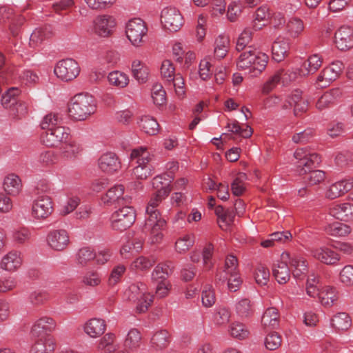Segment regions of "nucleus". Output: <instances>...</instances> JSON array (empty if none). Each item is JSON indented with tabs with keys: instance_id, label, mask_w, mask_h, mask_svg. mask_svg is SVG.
<instances>
[{
	"instance_id": "obj_22",
	"label": "nucleus",
	"mask_w": 353,
	"mask_h": 353,
	"mask_svg": "<svg viewBox=\"0 0 353 353\" xmlns=\"http://www.w3.org/2000/svg\"><path fill=\"white\" fill-rule=\"evenodd\" d=\"M329 214L343 221H353V203H332L329 208Z\"/></svg>"
},
{
	"instance_id": "obj_21",
	"label": "nucleus",
	"mask_w": 353,
	"mask_h": 353,
	"mask_svg": "<svg viewBox=\"0 0 353 353\" xmlns=\"http://www.w3.org/2000/svg\"><path fill=\"white\" fill-rule=\"evenodd\" d=\"M335 44L341 51L353 48V29L347 26H341L335 33Z\"/></svg>"
},
{
	"instance_id": "obj_30",
	"label": "nucleus",
	"mask_w": 353,
	"mask_h": 353,
	"mask_svg": "<svg viewBox=\"0 0 353 353\" xmlns=\"http://www.w3.org/2000/svg\"><path fill=\"white\" fill-rule=\"evenodd\" d=\"M318 297L322 305L330 307L338 301L339 294L335 288L327 285L321 289Z\"/></svg>"
},
{
	"instance_id": "obj_41",
	"label": "nucleus",
	"mask_w": 353,
	"mask_h": 353,
	"mask_svg": "<svg viewBox=\"0 0 353 353\" xmlns=\"http://www.w3.org/2000/svg\"><path fill=\"white\" fill-rule=\"evenodd\" d=\"M170 343V334L165 330H161L154 334L151 339L152 347L157 350L165 348Z\"/></svg>"
},
{
	"instance_id": "obj_42",
	"label": "nucleus",
	"mask_w": 353,
	"mask_h": 353,
	"mask_svg": "<svg viewBox=\"0 0 353 353\" xmlns=\"http://www.w3.org/2000/svg\"><path fill=\"white\" fill-rule=\"evenodd\" d=\"M351 324L350 316L346 312H339L331 319L332 326L337 330H347Z\"/></svg>"
},
{
	"instance_id": "obj_47",
	"label": "nucleus",
	"mask_w": 353,
	"mask_h": 353,
	"mask_svg": "<svg viewBox=\"0 0 353 353\" xmlns=\"http://www.w3.org/2000/svg\"><path fill=\"white\" fill-rule=\"evenodd\" d=\"M286 32L292 38L298 37L304 30L303 22L299 18H291L286 24Z\"/></svg>"
},
{
	"instance_id": "obj_57",
	"label": "nucleus",
	"mask_w": 353,
	"mask_h": 353,
	"mask_svg": "<svg viewBox=\"0 0 353 353\" xmlns=\"http://www.w3.org/2000/svg\"><path fill=\"white\" fill-rule=\"evenodd\" d=\"M50 35V31L45 28H37L30 35V45L32 48L38 47L43 41Z\"/></svg>"
},
{
	"instance_id": "obj_11",
	"label": "nucleus",
	"mask_w": 353,
	"mask_h": 353,
	"mask_svg": "<svg viewBox=\"0 0 353 353\" xmlns=\"http://www.w3.org/2000/svg\"><path fill=\"white\" fill-rule=\"evenodd\" d=\"M10 22L9 28L13 36L19 34V28L24 23L25 18L14 14V10L6 6H0V25Z\"/></svg>"
},
{
	"instance_id": "obj_36",
	"label": "nucleus",
	"mask_w": 353,
	"mask_h": 353,
	"mask_svg": "<svg viewBox=\"0 0 353 353\" xmlns=\"http://www.w3.org/2000/svg\"><path fill=\"white\" fill-rule=\"evenodd\" d=\"M138 124L140 129L148 135H155L159 130L157 121L148 115L141 117Z\"/></svg>"
},
{
	"instance_id": "obj_14",
	"label": "nucleus",
	"mask_w": 353,
	"mask_h": 353,
	"mask_svg": "<svg viewBox=\"0 0 353 353\" xmlns=\"http://www.w3.org/2000/svg\"><path fill=\"white\" fill-rule=\"evenodd\" d=\"M301 90L296 89L289 94L282 105V109L288 110L294 108V114L295 116L301 115L308 109V102L303 96Z\"/></svg>"
},
{
	"instance_id": "obj_29",
	"label": "nucleus",
	"mask_w": 353,
	"mask_h": 353,
	"mask_svg": "<svg viewBox=\"0 0 353 353\" xmlns=\"http://www.w3.org/2000/svg\"><path fill=\"white\" fill-rule=\"evenodd\" d=\"M106 330L105 321L99 318H92L84 325L85 332L90 337L97 338L102 335Z\"/></svg>"
},
{
	"instance_id": "obj_37",
	"label": "nucleus",
	"mask_w": 353,
	"mask_h": 353,
	"mask_svg": "<svg viewBox=\"0 0 353 353\" xmlns=\"http://www.w3.org/2000/svg\"><path fill=\"white\" fill-rule=\"evenodd\" d=\"M132 73L139 83H143L148 81L149 69L141 61L134 60L132 63Z\"/></svg>"
},
{
	"instance_id": "obj_16",
	"label": "nucleus",
	"mask_w": 353,
	"mask_h": 353,
	"mask_svg": "<svg viewBox=\"0 0 353 353\" xmlns=\"http://www.w3.org/2000/svg\"><path fill=\"white\" fill-rule=\"evenodd\" d=\"M57 323L49 316H43L39 319L32 325L30 334L33 339L37 337L51 336L49 333L55 330Z\"/></svg>"
},
{
	"instance_id": "obj_5",
	"label": "nucleus",
	"mask_w": 353,
	"mask_h": 353,
	"mask_svg": "<svg viewBox=\"0 0 353 353\" xmlns=\"http://www.w3.org/2000/svg\"><path fill=\"white\" fill-rule=\"evenodd\" d=\"M296 159V170L299 175H304L319 165L321 162L320 156L307 149L298 148L294 154Z\"/></svg>"
},
{
	"instance_id": "obj_63",
	"label": "nucleus",
	"mask_w": 353,
	"mask_h": 353,
	"mask_svg": "<svg viewBox=\"0 0 353 353\" xmlns=\"http://www.w3.org/2000/svg\"><path fill=\"white\" fill-rule=\"evenodd\" d=\"M319 277L312 274L307 278L306 282V293L311 297L319 296L321 289L319 286Z\"/></svg>"
},
{
	"instance_id": "obj_52",
	"label": "nucleus",
	"mask_w": 353,
	"mask_h": 353,
	"mask_svg": "<svg viewBox=\"0 0 353 353\" xmlns=\"http://www.w3.org/2000/svg\"><path fill=\"white\" fill-rule=\"evenodd\" d=\"M229 331L230 335L238 340H244L250 335V331L246 325L239 322L232 323Z\"/></svg>"
},
{
	"instance_id": "obj_8",
	"label": "nucleus",
	"mask_w": 353,
	"mask_h": 353,
	"mask_svg": "<svg viewBox=\"0 0 353 353\" xmlns=\"http://www.w3.org/2000/svg\"><path fill=\"white\" fill-rule=\"evenodd\" d=\"M344 69V65L341 61H335L324 68L316 80V85L321 88L328 87L333 81L336 80Z\"/></svg>"
},
{
	"instance_id": "obj_32",
	"label": "nucleus",
	"mask_w": 353,
	"mask_h": 353,
	"mask_svg": "<svg viewBox=\"0 0 353 353\" xmlns=\"http://www.w3.org/2000/svg\"><path fill=\"white\" fill-rule=\"evenodd\" d=\"M83 148L74 140L70 138L61 147V155L66 159H74L81 154Z\"/></svg>"
},
{
	"instance_id": "obj_40",
	"label": "nucleus",
	"mask_w": 353,
	"mask_h": 353,
	"mask_svg": "<svg viewBox=\"0 0 353 353\" xmlns=\"http://www.w3.org/2000/svg\"><path fill=\"white\" fill-rule=\"evenodd\" d=\"M21 180L15 174H10L6 176L3 181L4 190L9 194L17 195L21 190Z\"/></svg>"
},
{
	"instance_id": "obj_59",
	"label": "nucleus",
	"mask_w": 353,
	"mask_h": 353,
	"mask_svg": "<svg viewBox=\"0 0 353 353\" xmlns=\"http://www.w3.org/2000/svg\"><path fill=\"white\" fill-rule=\"evenodd\" d=\"M59 157L53 151H44L38 157L37 161L41 167H50L58 162Z\"/></svg>"
},
{
	"instance_id": "obj_28",
	"label": "nucleus",
	"mask_w": 353,
	"mask_h": 353,
	"mask_svg": "<svg viewBox=\"0 0 353 353\" xmlns=\"http://www.w3.org/2000/svg\"><path fill=\"white\" fill-rule=\"evenodd\" d=\"M32 346L30 353H52L56 347V343L52 336L37 337Z\"/></svg>"
},
{
	"instance_id": "obj_33",
	"label": "nucleus",
	"mask_w": 353,
	"mask_h": 353,
	"mask_svg": "<svg viewBox=\"0 0 353 353\" xmlns=\"http://www.w3.org/2000/svg\"><path fill=\"white\" fill-rule=\"evenodd\" d=\"M272 274L277 282L280 284H285L290 278V270L285 261H278L274 264Z\"/></svg>"
},
{
	"instance_id": "obj_31",
	"label": "nucleus",
	"mask_w": 353,
	"mask_h": 353,
	"mask_svg": "<svg viewBox=\"0 0 353 353\" xmlns=\"http://www.w3.org/2000/svg\"><path fill=\"white\" fill-rule=\"evenodd\" d=\"M280 315L276 307H269L261 317V325L265 330L276 328L279 325Z\"/></svg>"
},
{
	"instance_id": "obj_50",
	"label": "nucleus",
	"mask_w": 353,
	"mask_h": 353,
	"mask_svg": "<svg viewBox=\"0 0 353 353\" xmlns=\"http://www.w3.org/2000/svg\"><path fill=\"white\" fill-rule=\"evenodd\" d=\"M194 243V236L193 234H185L179 237L175 243V250L180 254L187 252Z\"/></svg>"
},
{
	"instance_id": "obj_25",
	"label": "nucleus",
	"mask_w": 353,
	"mask_h": 353,
	"mask_svg": "<svg viewBox=\"0 0 353 353\" xmlns=\"http://www.w3.org/2000/svg\"><path fill=\"white\" fill-rule=\"evenodd\" d=\"M173 180V176L168 174H163L157 175L153 178L152 185L155 193L168 196L170 193L171 183Z\"/></svg>"
},
{
	"instance_id": "obj_12",
	"label": "nucleus",
	"mask_w": 353,
	"mask_h": 353,
	"mask_svg": "<svg viewBox=\"0 0 353 353\" xmlns=\"http://www.w3.org/2000/svg\"><path fill=\"white\" fill-rule=\"evenodd\" d=\"M161 21L165 28L171 32H176L182 26L183 19L179 10L168 7L161 11Z\"/></svg>"
},
{
	"instance_id": "obj_38",
	"label": "nucleus",
	"mask_w": 353,
	"mask_h": 353,
	"mask_svg": "<svg viewBox=\"0 0 353 353\" xmlns=\"http://www.w3.org/2000/svg\"><path fill=\"white\" fill-rule=\"evenodd\" d=\"M173 268L171 262L158 264L152 274V279L154 282H164L167 281V277L172 272Z\"/></svg>"
},
{
	"instance_id": "obj_2",
	"label": "nucleus",
	"mask_w": 353,
	"mask_h": 353,
	"mask_svg": "<svg viewBox=\"0 0 353 353\" xmlns=\"http://www.w3.org/2000/svg\"><path fill=\"white\" fill-rule=\"evenodd\" d=\"M145 285L142 283L131 284L124 292L125 299L137 302V310L139 313L145 312L153 301V296L145 293Z\"/></svg>"
},
{
	"instance_id": "obj_39",
	"label": "nucleus",
	"mask_w": 353,
	"mask_h": 353,
	"mask_svg": "<svg viewBox=\"0 0 353 353\" xmlns=\"http://www.w3.org/2000/svg\"><path fill=\"white\" fill-rule=\"evenodd\" d=\"M325 232L334 236H346L350 234V226L340 222H334L325 227Z\"/></svg>"
},
{
	"instance_id": "obj_10",
	"label": "nucleus",
	"mask_w": 353,
	"mask_h": 353,
	"mask_svg": "<svg viewBox=\"0 0 353 353\" xmlns=\"http://www.w3.org/2000/svg\"><path fill=\"white\" fill-rule=\"evenodd\" d=\"M281 260L285 261L292 269L294 277L300 279L307 272V262L300 254L284 252L281 254Z\"/></svg>"
},
{
	"instance_id": "obj_23",
	"label": "nucleus",
	"mask_w": 353,
	"mask_h": 353,
	"mask_svg": "<svg viewBox=\"0 0 353 353\" xmlns=\"http://www.w3.org/2000/svg\"><path fill=\"white\" fill-rule=\"evenodd\" d=\"M124 186L123 185H115L110 188L102 198L103 202L107 204H112L118 202L121 204H130L132 198L130 196H123Z\"/></svg>"
},
{
	"instance_id": "obj_7",
	"label": "nucleus",
	"mask_w": 353,
	"mask_h": 353,
	"mask_svg": "<svg viewBox=\"0 0 353 353\" xmlns=\"http://www.w3.org/2000/svg\"><path fill=\"white\" fill-rule=\"evenodd\" d=\"M81 71L79 63L73 59H64L56 64L54 72L57 78L68 82L76 79Z\"/></svg>"
},
{
	"instance_id": "obj_34",
	"label": "nucleus",
	"mask_w": 353,
	"mask_h": 353,
	"mask_svg": "<svg viewBox=\"0 0 353 353\" xmlns=\"http://www.w3.org/2000/svg\"><path fill=\"white\" fill-rule=\"evenodd\" d=\"M290 50V43L285 39H277L272 46V58L277 62L283 61L287 57Z\"/></svg>"
},
{
	"instance_id": "obj_35",
	"label": "nucleus",
	"mask_w": 353,
	"mask_h": 353,
	"mask_svg": "<svg viewBox=\"0 0 353 353\" xmlns=\"http://www.w3.org/2000/svg\"><path fill=\"white\" fill-rule=\"evenodd\" d=\"M322 63L323 59L319 54H312L303 63L300 72L303 75L314 74L321 66Z\"/></svg>"
},
{
	"instance_id": "obj_54",
	"label": "nucleus",
	"mask_w": 353,
	"mask_h": 353,
	"mask_svg": "<svg viewBox=\"0 0 353 353\" xmlns=\"http://www.w3.org/2000/svg\"><path fill=\"white\" fill-rule=\"evenodd\" d=\"M230 40L228 37L220 35L215 41L214 56L218 59L225 57L228 51Z\"/></svg>"
},
{
	"instance_id": "obj_56",
	"label": "nucleus",
	"mask_w": 353,
	"mask_h": 353,
	"mask_svg": "<svg viewBox=\"0 0 353 353\" xmlns=\"http://www.w3.org/2000/svg\"><path fill=\"white\" fill-rule=\"evenodd\" d=\"M115 335L112 333H108L104 335L99 343V349L103 350L105 353H113L117 349V345L114 344Z\"/></svg>"
},
{
	"instance_id": "obj_64",
	"label": "nucleus",
	"mask_w": 353,
	"mask_h": 353,
	"mask_svg": "<svg viewBox=\"0 0 353 353\" xmlns=\"http://www.w3.org/2000/svg\"><path fill=\"white\" fill-rule=\"evenodd\" d=\"M339 280L345 286H353V265H346L341 269Z\"/></svg>"
},
{
	"instance_id": "obj_61",
	"label": "nucleus",
	"mask_w": 353,
	"mask_h": 353,
	"mask_svg": "<svg viewBox=\"0 0 353 353\" xmlns=\"http://www.w3.org/2000/svg\"><path fill=\"white\" fill-rule=\"evenodd\" d=\"M253 30L252 28L248 27L239 35L236 48L238 51L243 50L252 41Z\"/></svg>"
},
{
	"instance_id": "obj_55",
	"label": "nucleus",
	"mask_w": 353,
	"mask_h": 353,
	"mask_svg": "<svg viewBox=\"0 0 353 353\" xmlns=\"http://www.w3.org/2000/svg\"><path fill=\"white\" fill-rule=\"evenodd\" d=\"M270 17V10L267 6H263L259 8L254 14V20L252 24L253 30L256 31L261 29L263 25L258 24L257 23L266 21Z\"/></svg>"
},
{
	"instance_id": "obj_60",
	"label": "nucleus",
	"mask_w": 353,
	"mask_h": 353,
	"mask_svg": "<svg viewBox=\"0 0 353 353\" xmlns=\"http://www.w3.org/2000/svg\"><path fill=\"white\" fill-rule=\"evenodd\" d=\"M226 128L228 129L229 132L239 134L245 139L250 137L253 132L250 126L247 125L245 128H242L239 123L236 121H234L232 123H228Z\"/></svg>"
},
{
	"instance_id": "obj_9",
	"label": "nucleus",
	"mask_w": 353,
	"mask_h": 353,
	"mask_svg": "<svg viewBox=\"0 0 353 353\" xmlns=\"http://www.w3.org/2000/svg\"><path fill=\"white\" fill-rule=\"evenodd\" d=\"M148 28L145 22L140 18L130 19L125 27V34L134 46H140L143 43V38L146 36Z\"/></svg>"
},
{
	"instance_id": "obj_53",
	"label": "nucleus",
	"mask_w": 353,
	"mask_h": 353,
	"mask_svg": "<svg viewBox=\"0 0 353 353\" xmlns=\"http://www.w3.org/2000/svg\"><path fill=\"white\" fill-rule=\"evenodd\" d=\"M141 341V336L137 329H131L126 336L124 342L125 347L130 350H134L139 347Z\"/></svg>"
},
{
	"instance_id": "obj_4",
	"label": "nucleus",
	"mask_w": 353,
	"mask_h": 353,
	"mask_svg": "<svg viewBox=\"0 0 353 353\" xmlns=\"http://www.w3.org/2000/svg\"><path fill=\"white\" fill-rule=\"evenodd\" d=\"M130 157L132 159H137L138 165L133 170V174L137 179L144 180L152 174V167L149 164L151 157L146 148L140 147L132 150Z\"/></svg>"
},
{
	"instance_id": "obj_48",
	"label": "nucleus",
	"mask_w": 353,
	"mask_h": 353,
	"mask_svg": "<svg viewBox=\"0 0 353 353\" xmlns=\"http://www.w3.org/2000/svg\"><path fill=\"white\" fill-rule=\"evenodd\" d=\"M108 79L111 85L120 88L126 87L129 83L128 76L125 73L117 70L110 72Z\"/></svg>"
},
{
	"instance_id": "obj_58",
	"label": "nucleus",
	"mask_w": 353,
	"mask_h": 353,
	"mask_svg": "<svg viewBox=\"0 0 353 353\" xmlns=\"http://www.w3.org/2000/svg\"><path fill=\"white\" fill-rule=\"evenodd\" d=\"M61 121L62 118L59 114L50 113L43 118L41 126L42 129L48 131L57 126H61Z\"/></svg>"
},
{
	"instance_id": "obj_18",
	"label": "nucleus",
	"mask_w": 353,
	"mask_h": 353,
	"mask_svg": "<svg viewBox=\"0 0 353 353\" xmlns=\"http://www.w3.org/2000/svg\"><path fill=\"white\" fill-rule=\"evenodd\" d=\"M311 254L315 259L327 265H337L341 260V255L327 247L313 249L311 250Z\"/></svg>"
},
{
	"instance_id": "obj_19",
	"label": "nucleus",
	"mask_w": 353,
	"mask_h": 353,
	"mask_svg": "<svg viewBox=\"0 0 353 353\" xmlns=\"http://www.w3.org/2000/svg\"><path fill=\"white\" fill-rule=\"evenodd\" d=\"M353 188V179L349 178L332 183L326 190L325 196L333 200L344 195Z\"/></svg>"
},
{
	"instance_id": "obj_46",
	"label": "nucleus",
	"mask_w": 353,
	"mask_h": 353,
	"mask_svg": "<svg viewBox=\"0 0 353 353\" xmlns=\"http://www.w3.org/2000/svg\"><path fill=\"white\" fill-rule=\"evenodd\" d=\"M96 252L90 247L80 248L75 255L76 262L81 266L87 265L90 261L94 260Z\"/></svg>"
},
{
	"instance_id": "obj_13",
	"label": "nucleus",
	"mask_w": 353,
	"mask_h": 353,
	"mask_svg": "<svg viewBox=\"0 0 353 353\" xmlns=\"http://www.w3.org/2000/svg\"><path fill=\"white\" fill-rule=\"evenodd\" d=\"M69 138L70 129L62 125L46 131L41 137L43 143L48 147H56L61 143L63 144Z\"/></svg>"
},
{
	"instance_id": "obj_27",
	"label": "nucleus",
	"mask_w": 353,
	"mask_h": 353,
	"mask_svg": "<svg viewBox=\"0 0 353 353\" xmlns=\"http://www.w3.org/2000/svg\"><path fill=\"white\" fill-rule=\"evenodd\" d=\"M341 95L342 92L339 88L331 89L321 95L316 101V107L320 111L329 108L337 101Z\"/></svg>"
},
{
	"instance_id": "obj_49",
	"label": "nucleus",
	"mask_w": 353,
	"mask_h": 353,
	"mask_svg": "<svg viewBox=\"0 0 353 353\" xmlns=\"http://www.w3.org/2000/svg\"><path fill=\"white\" fill-rule=\"evenodd\" d=\"M280 81L283 85H288L294 81L299 74H301L300 70L296 68L279 69L277 70Z\"/></svg>"
},
{
	"instance_id": "obj_3",
	"label": "nucleus",
	"mask_w": 353,
	"mask_h": 353,
	"mask_svg": "<svg viewBox=\"0 0 353 353\" xmlns=\"http://www.w3.org/2000/svg\"><path fill=\"white\" fill-rule=\"evenodd\" d=\"M21 90L17 87H10L1 97V104L6 109L9 110L10 114L21 118L27 113V107L24 103L19 99Z\"/></svg>"
},
{
	"instance_id": "obj_24",
	"label": "nucleus",
	"mask_w": 353,
	"mask_h": 353,
	"mask_svg": "<svg viewBox=\"0 0 353 353\" xmlns=\"http://www.w3.org/2000/svg\"><path fill=\"white\" fill-rule=\"evenodd\" d=\"M99 167L101 171L113 174L121 168V162L113 152H106L99 159Z\"/></svg>"
},
{
	"instance_id": "obj_6",
	"label": "nucleus",
	"mask_w": 353,
	"mask_h": 353,
	"mask_svg": "<svg viewBox=\"0 0 353 353\" xmlns=\"http://www.w3.org/2000/svg\"><path fill=\"white\" fill-rule=\"evenodd\" d=\"M136 219L134 208L128 205L118 209L111 216V227L113 230L122 232L132 225Z\"/></svg>"
},
{
	"instance_id": "obj_45",
	"label": "nucleus",
	"mask_w": 353,
	"mask_h": 353,
	"mask_svg": "<svg viewBox=\"0 0 353 353\" xmlns=\"http://www.w3.org/2000/svg\"><path fill=\"white\" fill-rule=\"evenodd\" d=\"M256 51L250 50L242 52L237 61L236 65L239 70H249L256 61Z\"/></svg>"
},
{
	"instance_id": "obj_20",
	"label": "nucleus",
	"mask_w": 353,
	"mask_h": 353,
	"mask_svg": "<svg viewBox=\"0 0 353 353\" xmlns=\"http://www.w3.org/2000/svg\"><path fill=\"white\" fill-rule=\"evenodd\" d=\"M53 207L51 199L48 196L38 197L33 203L32 214L36 219H46L52 212Z\"/></svg>"
},
{
	"instance_id": "obj_62",
	"label": "nucleus",
	"mask_w": 353,
	"mask_h": 353,
	"mask_svg": "<svg viewBox=\"0 0 353 353\" xmlns=\"http://www.w3.org/2000/svg\"><path fill=\"white\" fill-rule=\"evenodd\" d=\"M101 274L96 270L87 272L83 276L82 283L87 286L96 287L101 284Z\"/></svg>"
},
{
	"instance_id": "obj_1",
	"label": "nucleus",
	"mask_w": 353,
	"mask_h": 353,
	"mask_svg": "<svg viewBox=\"0 0 353 353\" xmlns=\"http://www.w3.org/2000/svg\"><path fill=\"white\" fill-rule=\"evenodd\" d=\"M94 99L89 94H76L68 105L70 117L77 121H85L96 111Z\"/></svg>"
},
{
	"instance_id": "obj_26",
	"label": "nucleus",
	"mask_w": 353,
	"mask_h": 353,
	"mask_svg": "<svg viewBox=\"0 0 353 353\" xmlns=\"http://www.w3.org/2000/svg\"><path fill=\"white\" fill-rule=\"evenodd\" d=\"M21 254L17 251H11L2 258L0 268L8 272H14L21 267Z\"/></svg>"
},
{
	"instance_id": "obj_51",
	"label": "nucleus",
	"mask_w": 353,
	"mask_h": 353,
	"mask_svg": "<svg viewBox=\"0 0 353 353\" xmlns=\"http://www.w3.org/2000/svg\"><path fill=\"white\" fill-rule=\"evenodd\" d=\"M166 225L165 220H159V223L154 225H149L145 230L150 231V239L152 243H158L161 242L163 239L162 230Z\"/></svg>"
},
{
	"instance_id": "obj_44",
	"label": "nucleus",
	"mask_w": 353,
	"mask_h": 353,
	"mask_svg": "<svg viewBox=\"0 0 353 353\" xmlns=\"http://www.w3.org/2000/svg\"><path fill=\"white\" fill-rule=\"evenodd\" d=\"M236 312L241 319L249 318L254 312V304L248 299H242L236 304Z\"/></svg>"
},
{
	"instance_id": "obj_17",
	"label": "nucleus",
	"mask_w": 353,
	"mask_h": 353,
	"mask_svg": "<svg viewBox=\"0 0 353 353\" xmlns=\"http://www.w3.org/2000/svg\"><path fill=\"white\" fill-rule=\"evenodd\" d=\"M48 245L54 250L63 251L70 243V237L66 230H53L46 237Z\"/></svg>"
},
{
	"instance_id": "obj_15",
	"label": "nucleus",
	"mask_w": 353,
	"mask_h": 353,
	"mask_svg": "<svg viewBox=\"0 0 353 353\" xmlns=\"http://www.w3.org/2000/svg\"><path fill=\"white\" fill-rule=\"evenodd\" d=\"M117 25L114 17L108 14L98 15L93 21V31L99 37L110 36Z\"/></svg>"
},
{
	"instance_id": "obj_43",
	"label": "nucleus",
	"mask_w": 353,
	"mask_h": 353,
	"mask_svg": "<svg viewBox=\"0 0 353 353\" xmlns=\"http://www.w3.org/2000/svg\"><path fill=\"white\" fill-rule=\"evenodd\" d=\"M269 57L263 52H256V61L254 65L250 69V73L252 77H257L265 69Z\"/></svg>"
}]
</instances>
